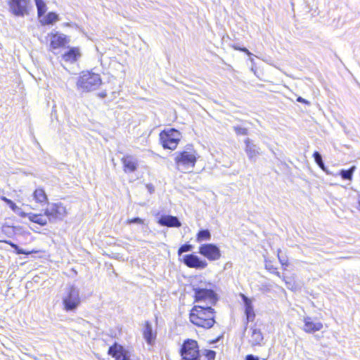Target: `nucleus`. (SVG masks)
Returning <instances> with one entry per match:
<instances>
[{"mask_svg":"<svg viewBox=\"0 0 360 360\" xmlns=\"http://www.w3.org/2000/svg\"><path fill=\"white\" fill-rule=\"evenodd\" d=\"M248 339L252 347L262 346L264 336L261 330L256 328H251L248 333Z\"/></svg>","mask_w":360,"mask_h":360,"instance_id":"13","label":"nucleus"},{"mask_svg":"<svg viewBox=\"0 0 360 360\" xmlns=\"http://www.w3.org/2000/svg\"><path fill=\"white\" fill-rule=\"evenodd\" d=\"M245 360H266V359H259L258 356L253 354H248L245 357Z\"/></svg>","mask_w":360,"mask_h":360,"instance_id":"36","label":"nucleus"},{"mask_svg":"<svg viewBox=\"0 0 360 360\" xmlns=\"http://www.w3.org/2000/svg\"><path fill=\"white\" fill-rule=\"evenodd\" d=\"M355 170H356V167L352 166L348 170L342 169L340 172V175L341 176L342 179H343L345 180L351 181L352 179L353 173Z\"/></svg>","mask_w":360,"mask_h":360,"instance_id":"26","label":"nucleus"},{"mask_svg":"<svg viewBox=\"0 0 360 360\" xmlns=\"http://www.w3.org/2000/svg\"><path fill=\"white\" fill-rule=\"evenodd\" d=\"M184 263L190 268L203 269L207 267V263L205 260L200 259L198 256L190 254L184 257Z\"/></svg>","mask_w":360,"mask_h":360,"instance_id":"11","label":"nucleus"},{"mask_svg":"<svg viewBox=\"0 0 360 360\" xmlns=\"http://www.w3.org/2000/svg\"><path fill=\"white\" fill-rule=\"evenodd\" d=\"M211 239V233L208 229L200 231L196 236V242L200 243L203 241L210 240Z\"/></svg>","mask_w":360,"mask_h":360,"instance_id":"25","label":"nucleus"},{"mask_svg":"<svg viewBox=\"0 0 360 360\" xmlns=\"http://www.w3.org/2000/svg\"><path fill=\"white\" fill-rule=\"evenodd\" d=\"M233 47L234 49L243 51L248 56H252V53L246 48H236V46H233Z\"/></svg>","mask_w":360,"mask_h":360,"instance_id":"37","label":"nucleus"},{"mask_svg":"<svg viewBox=\"0 0 360 360\" xmlns=\"http://www.w3.org/2000/svg\"><path fill=\"white\" fill-rule=\"evenodd\" d=\"M241 297L244 302L245 312L247 316V320L248 321H252L255 316L252 304V300L243 294L241 295Z\"/></svg>","mask_w":360,"mask_h":360,"instance_id":"20","label":"nucleus"},{"mask_svg":"<svg viewBox=\"0 0 360 360\" xmlns=\"http://www.w3.org/2000/svg\"><path fill=\"white\" fill-rule=\"evenodd\" d=\"M313 157L314 158L316 163L319 165V167L320 168H321L323 170H325L326 169L325 165H324L323 161L322 160L321 155L319 152L316 151L314 153Z\"/></svg>","mask_w":360,"mask_h":360,"instance_id":"28","label":"nucleus"},{"mask_svg":"<svg viewBox=\"0 0 360 360\" xmlns=\"http://www.w3.org/2000/svg\"><path fill=\"white\" fill-rule=\"evenodd\" d=\"M79 289L75 285L65 288L63 295L64 309L67 311H75L81 303Z\"/></svg>","mask_w":360,"mask_h":360,"instance_id":"5","label":"nucleus"},{"mask_svg":"<svg viewBox=\"0 0 360 360\" xmlns=\"http://www.w3.org/2000/svg\"><path fill=\"white\" fill-rule=\"evenodd\" d=\"M122 162L124 165V170L125 172H133L137 168V162L136 159L130 155L123 157Z\"/></svg>","mask_w":360,"mask_h":360,"instance_id":"18","label":"nucleus"},{"mask_svg":"<svg viewBox=\"0 0 360 360\" xmlns=\"http://www.w3.org/2000/svg\"><path fill=\"white\" fill-rule=\"evenodd\" d=\"M34 1L36 4H38V3L43 2L44 0H34Z\"/></svg>","mask_w":360,"mask_h":360,"instance_id":"40","label":"nucleus"},{"mask_svg":"<svg viewBox=\"0 0 360 360\" xmlns=\"http://www.w3.org/2000/svg\"><path fill=\"white\" fill-rule=\"evenodd\" d=\"M102 84L101 75L93 71H82L76 83L77 89L81 92H91L99 89Z\"/></svg>","mask_w":360,"mask_h":360,"instance_id":"3","label":"nucleus"},{"mask_svg":"<svg viewBox=\"0 0 360 360\" xmlns=\"http://www.w3.org/2000/svg\"><path fill=\"white\" fill-rule=\"evenodd\" d=\"M281 250L279 249L278 250V260L280 262V263L281 264L282 266H288V259H285V257H282L280 256V253H281Z\"/></svg>","mask_w":360,"mask_h":360,"instance_id":"34","label":"nucleus"},{"mask_svg":"<svg viewBox=\"0 0 360 360\" xmlns=\"http://www.w3.org/2000/svg\"><path fill=\"white\" fill-rule=\"evenodd\" d=\"M67 43L66 37L64 34H54L51 36L50 47L56 49L64 46Z\"/></svg>","mask_w":360,"mask_h":360,"instance_id":"19","label":"nucleus"},{"mask_svg":"<svg viewBox=\"0 0 360 360\" xmlns=\"http://www.w3.org/2000/svg\"><path fill=\"white\" fill-rule=\"evenodd\" d=\"M143 335L147 343L152 345L156 338V333L153 330L152 325L148 321L145 323Z\"/></svg>","mask_w":360,"mask_h":360,"instance_id":"21","label":"nucleus"},{"mask_svg":"<svg viewBox=\"0 0 360 360\" xmlns=\"http://www.w3.org/2000/svg\"><path fill=\"white\" fill-rule=\"evenodd\" d=\"M101 97H103V98H104V97H105V96H106V94H101Z\"/></svg>","mask_w":360,"mask_h":360,"instance_id":"42","label":"nucleus"},{"mask_svg":"<svg viewBox=\"0 0 360 360\" xmlns=\"http://www.w3.org/2000/svg\"><path fill=\"white\" fill-rule=\"evenodd\" d=\"M199 253L210 261L218 260L221 257V251L214 244H202L199 248Z\"/></svg>","mask_w":360,"mask_h":360,"instance_id":"9","label":"nucleus"},{"mask_svg":"<svg viewBox=\"0 0 360 360\" xmlns=\"http://www.w3.org/2000/svg\"><path fill=\"white\" fill-rule=\"evenodd\" d=\"M82 54L77 47H72L65 51L62 54L63 60L69 63H73L80 58Z\"/></svg>","mask_w":360,"mask_h":360,"instance_id":"15","label":"nucleus"},{"mask_svg":"<svg viewBox=\"0 0 360 360\" xmlns=\"http://www.w3.org/2000/svg\"><path fill=\"white\" fill-rule=\"evenodd\" d=\"M68 214L66 207L62 203L50 205L45 210V215L50 221L63 219Z\"/></svg>","mask_w":360,"mask_h":360,"instance_id":"8","label":"nucleus"},{"mask_svg":"<svg viewBox=\"0 0 360 360\" xmlns=\"http://www.w3.org/2000/svg\"><path fill=\"white\" fill-rule=\"evenodd\" d=\"M215 354L213 350L200 351L197 342L191 339L185 340L181 349L184 360H214Z\"/></svg>","mask_w":360,"mask_h":360,"instance_id":"2","label":"nucleus"},{"mask_svg":"<svg viewBox=\"0 0 360 360\" xmlns=\"http://www.w3.org/2000/svg\"><path fill=\"white\" fill-rule=\"evenodd\" d=\"M181 135L174 129L165 130L160 134V140L165 148L174 150L180 141Z\"/></svg>","mask_w":360,"mask_h":360,"instance_id":"7","label":"nucleus"},{"mask_svg":"<svg viewBox=\"0 0 360 360\" xmlns=\"http://www.w3.org/2000/svg\"><path fill=\"white\" fill-rule=\"evenodd\" d=\"M36 6L37 8L38 17L39 18H41L46 11V5L44 1H43L38 3Z\"/></svg>","mask_w":360,"mask_h":360,"instance_id":"30","label":"nucleus"},{"mask_svg":"<svg viewBox=\"0 0 360 360\" xmlns=\"http://www.w3.org/2000/svg\"><path fill=\"white\" fill-rule=\"evenodd\" d=\"M297 102H300V103H306V104H307V105H309V104H310V103H309L308 101L305 100L304 98H302V97H300V96H299V97L297 98Z\"/></svg>","mask_w":360,"mask_h":360,"instance_id":"38","label":"nucleus"},{"mask_svg":"<svg viewBox=\"0 0 360 360\" xmlns=\"http://www.w3.org/2000/svg\"><path fill=\"white\" fill-rule=\"evenodd\" d=\"M215 311L210 306H194L190 312V321L203 328H212L214 323Z\"/></svg>","mask_w":360,"mask_h":360,"instance_id":"1","label":"nucleus"},{"mask_svg":"<svg viewBox=\"0 0 360 360\" xmlns=\"http://www.w3.org/2000/svg\"><path fill=\"white\" fill-rule=\"evenodd\" d=\"M27 215H28L29 219L32 222L37 223L41 226L46 225L47 224V218L48 217L46 216H43L41 214H32V213H30Z\"/></svg>","mask_w":360,"mask_h":360,"instance_id":"23","label":"nucleus"},{"mask_svg":"<svg viewBox=\"0 0 360 360\" xmlns=\"http://www.w3.org/2000/svg\"><path fill=\"white\" fill-rule=\"evenodd\" d=\"M250 61H251L252 63H253V62H254V59H253L252 58H250Z\"/></svg>","mask_w":360,"mask_h":360,"instance_id":"43","label":"nucleus"},{"mask_svg":"<svg viewBox=\"0 0 360 360\" xmlns=\"http://www.w3.org/2000/svg\"><path fill=\"white\" fill-rule=\"evenodd\" d=\"M158 224L167 227H180L181 223L176 217L172 215H162L158 220Z\"/></svg>","mask_w":360,"mask_h":360,"instance_id":"17","label":"nucleus"},{"mask_svg":"<svg viewBox=\"0 0 360 360\" xmlns=\"http://www.w3.org/2000/svg\"><path fill=\"white\" fill-rule=\"evenodd\" d=\"M233 128L237 135H247L248 134V129L245 127L234 126Z\"/></svg>","mask_w":360,"mask_h":360,"instance_id":"32","label":"nucleus"},{"mask_svg":"<svg viewBox=\"0 0 360 360\" xmlns=\"http://www.w3.org/2000/svg\"><path fill=\"white\" fill-rule=\"evenodd\" d=\"M16 214H18V215L21 216V217H26L27 214L22 212V210H20V211H18V212H15Z\"/></svg>","mask_w":360,"mask_h":360,"instance_id":"39","label":"nucleus"},{"mask_svg":"<svg viewBox=\"0 0 360 360\" xmlns=\"http://www.w3.org/2000/svg\"><path fill=\"white\" fill-rule=\"evenodd\" d=\"M195 300L201 306H210L216 304L217 295L212 289L198 287L194 288Z\"/></svg>","mask_w":360,"mask_h":360,"instance_id":"6","label":"nucleus"},{"mask_svg":"<svg viewBox=\"0 0 360 360\" xmlns=\"http://www.w3.org/2000/svg\"><path fill=\"white\" fill-rule=\"evenodd\" d=\"M108 354L115 359V360H128L129 353L121 345L115 344L108 349Z\"/></svg>","mask_w":360,"mask_h":360,"instance_id":"14","label":"nucleus"},{"mask_svg":"<svg viewBox=\"0 0 360 360\" xmlns=\"http://www.w3.org/2000/svg\"><path fill=\"white\" fill-rule=\"evenodd\" d=\"M245 150L248 158L251 160H255L256 157L260 154V148L253 143L249 138L245 140Z\"/></svg>","mask_w":360,"mask_h":360,"instance_id":"16","label":"nucleus"},{"mask_svg":"<svg viewBox=\"0 0 360 360\" xmlns=\"http://www.w3.org/2000/svg\"><path fill=\"white\" fill-rule=\"evenodd\" d=\"M5 243L9 244L15 251V252L18 255L20 254H24V255H29L33 252H37V251H25L23 249L20 248L19 246H18L16 244L11 242V241H5Z\"/></svg>","mask_w":360,"mask_h":360,"instance_id":"27","label":"nucleus"},{"mask_svg":"<svg viewBox=\"0 0 360 360\" xmlns=\"http://www.w3.org/2000/svg\"><path fill=\"white\" fill-rule=\"evenodd\" d=\"M265 267H266V269L270 271L271 273L274 274L278 277L282 278L281 274L278 271H276V268H274L273 266V265L270 262L266 261V262H265Z\"/></svg>","mask_w":360,"mask_h":360,"instance_id":"31","label":"nucleus"},{"mask_svg":"<svg viewBox=\"0 0 360 360\" xmlns=\"http://www.w3.org/2000/svg\"><path fill=\"white\" fill-rule=\"evenodd\" d=\"M357 202H358L359 205L360 206V195H359L357 197Z\"/></svg>","mask_w":360,"mask_h":360,"instance_id":"41","label":"nucleus"},{"mask_svg":"<svg viewBox=\"0 0 360 360\" xmlns=\"http://www.w3.org/2000/svg\"><path fill=\"white\" fill-rule=\"evenodd\" d=\"M33 198L36 202L40 203L45 202L48 200L45 191L42 188L36 189L33 193Z\"/></svg>","mask_w":360,"mask_h":360,"instance_id":"24","label":"nucleus"},{"mask_svg":"<svg viewBox=\"0 0 360 360\" xmlns=\"http://www.w3.org/2000/svg\"><path fill=\"white\" fill-rule=\"evenodd\" d=\"M58 20H59L58 15L53 12H50L46 15L39 18V21L42 25L53 24Z\"/></svg>","mask_w":360,"mask_h":360,"instance_id":"22","label":"nucleus"},{"mask_svg":"<svg viewBox=\"0 0 360 360\" xmlns=\"http://www.w3.org/2000/svg\"><path fill=\"white\" fill-rule=\"evenodd\" d=\"M192 249H193V246L191 245L185 244V245H181L179 248V249L178 250V253L180 255L183 252H189V251L192 250Z\"/></svg>","mask_w":360,"mask_h":360,"instance_id":"33","label":"nucleus"},{"mask_svg":"<svg viewBox=\"0 0 360 360\" xmlns=\"http://www.w3.org/2000/svg\"><path fill=\"white\" fill-rule=\"evenodd\" d=\"M176 168L184 173L191 172L197 160V153L191 147H188L181 152H176L174 158Z\"/></svg>","mask_w":360,"mask_h":360,"instance_id":"4","label":"nucleus"},{"mask_svg":"<svg viewBox=\"0 0 360 360\" xmlns=\"http://www.w3.org/2000/svg\"><path fill=\"white\" fill-rule=\"evenodd\" d=\"M304 326L302 329L307 333H314L319 331L323 328V323L320 321L314 320L310 316L304 317Z\"/></svg>","mask_w":360,"mask_h":360,"instance_id":"12","label":"nucleus"},{"mask_svg":"<svg viewBox=\"0 0 360 360\" xmlns=\"http://www.w3.org/2000/svg\"><path fill=\"white\" fill-rule=\"evenodd\" d=\"M27 1L26 0H10V11L16 16H24L27 14Z\"/></svg>","mask_w":360,"mask_h":360,"instance_id":"10","label":"nucleus"},{"mask_svg":"<svg viewBox=\"0 0 360 360\" xmlns=\"http://www.w3.org/2000/svg\"><path fill=\"white\" fill-rule=\"evenodd\" d=\"M127 223L129 224H143V220L142 219L139 218V217H136V218H134V219H128Z\"/></svg>","mask_w":360,"mask_h":360,"instance_id":"35","label":"nucleus"},{"mask_svg":"<svg viewBox=\"0 0 360 360\" xmlns=\"http://www.w3.org/2000/svg\"><path fill=\"white\" fill-rule=\"evenodd\" d=\"M1 200L4 201L14 212H18L20 211V208L18 207L12 200L10 199L3 196L1 197Z\"/></svg>","mask_w":360,"mask_h":360,"instance_id":"29","label":"nucleus"}]
</instances>
